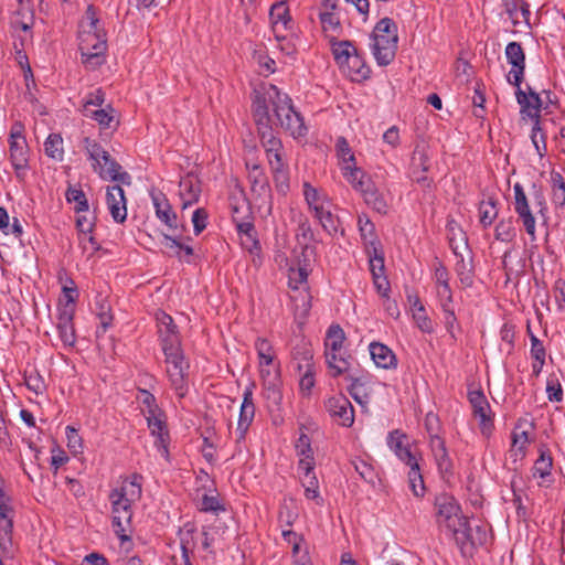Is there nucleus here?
I'll return each instance as SVG.
<instances>
[{
	"label": "nucleus",
	"instance_id": "ea45409f",
	"mask_svg": "<svg viewBox=\"0 0 565 565\" xmlns=\"http://www.w3.org/2000/svg\"><path fill=\"white\" fill-rule=\"evenodd\" d=\"M63 297L60 299L57 311L62 312L66 309L75 315V302L78 298V289L72 278H66L65 284L62 287Z\"/></svg>",
	"mask_w": 565,
	"mask_h": 565
},
{
	"label": "nucleus",
	"instance_id": "37998d69",
	"mask_svg": "<svg viewBox=\"0 0 565 565\" xmlns=\"http://www.w3.org/2000/svg\"><path fill=\"white\" fill-rule=\"evenodd\" d=\"M178 535L180 539L181 561L182 563H188L191 561L190 555L195 546L193 525L185 524L179 530Z\"/></svg>",
	"mask_w": 565,
	"mask_h": 565
},
{
	"label": "nucleus",
	"instance_id": "a19ab883",
	"mask_svg": "<svg viewBox=\"0 0 565 565\" xmlns=\"http://www.w3.org/2000/svg\"><path fill=\"white\" fill-rule=\"evenodd\" d=\"M269 18L275 32L287 30L290 26L291 19L285 2H278L274 4L269 11Z\"/></svg>",
	"mask_w": 565,
	"mask_h": 565
},
{
	"label": "nucleus",
	"instance_id": "58836bf2",
	"mask_svg": "<svg viewBox=\"0 0 565 565\" xmlns=\"http://www.w3.org/2000/svg\"><path fill=\"white\" fill-rule=\"evenodd\" d=\"M10 160L17 172L28 167V145L26 140L9 141Z\"/></svg>",
	"mask_w": 565,
	"mask_h": 565
},
{
	"label": "nucleus",
	"instance_id": "4468645a",
	"mask_svg": "<svg viewBox=\"0 0 565 565\" xmlns=\"http://www.w3.org/2000/svg\"><path fill=\"white\" fill-rule=\"evenodd\" d=\"M514 193V211L521 220L526 233L531 237V241L534 242L536 239V230H535V217L531 212L527 196L524 192L523 186L520 183H515L513 185Z\"/></svg>",
	"mask_w": 565,
	"mask_h": 565
},
{
	"label": "nucleus",
	"instance_id": "4be33fe9",
	"mask_svg": "<svg viewBox=\"0 0 565 565\" xmlns=\"http://www.w3.org/2000/svg\"><path fill=\"white\" fill-rule=\"evenodd\" d=\"M516 102L521 107V115L529 117L534 122L540 120V111L542 107V99L540 95L527 86V93L516 87L515 92Z\"/></svg>",
	"mask_w": 565,
	"mask_h": 565
},
{
	"label": "nucleus",
	"instance_id": "473e14b6",
	"mask_svg": "<svg viewBox=\"0 0 565 565\" xmlns=\"http://www.w3.org/2000/svg\"><path fill=\"white\" fill-rule=\"evenodd\" d=\"M343 178L359 193L372 181L370 175L356 162L351 166H344L340 169Z\"/></svg>",
	"mask_w": 565,
	"mask_h": 565
},
{
	"label": "nucleus",
	"instance_id": "6e6552de",
	"mask_svg": "<svg viewBox=\"0 0 565 565\" xmlns=\"http://www.w3.org/2000/svg\"><path fill=\"white\" fill-rule=\"evenodd\" d=\"M12 499L0 487V550L4 555L13 556V515Z\"/></svg>",
	"mask_w": 565,
	"mask_h": 565
},
{
	"label": "nucleus",
	"instance_id": "0eeeda50",
	"mask_svg": "<svg viewBox=\"0 0 565 565\" xmlns=\"http://www.w3.org/2000/svg\"><path fill=\"white\" fill-rule=\"evenodd\" d=\"M109 500L111 502V526L114 533L121 542L130 541L131 532L132 503L127 499L114 497L110 492Z\"/></svg>",
	"mask_w": 565,
	"mask_h": 565
},
{
	"label": "nucleus",
	"instance_id": "a18cd8bd",
	"mask_svg": "<svg viewBox=\"0 0 565 565\" xmlns=\"http://www.w3.org/2000/svg\"><path fill=\"white\" fill-rule=\"evenodd\" d=\"M457 540L461 541L462 543L469 542L473 546L484 545L488 540V532L483 525H477L473 529L469 526V523L467 522V530L460 532L457 536Z\"/></svg>",
	"mask_w": 565,
	"mask_h": 565
},
{
	"label": "nucleus",
	"instance_id": "864d4df0",
	"mask_svg": "<svg viewBox=\"0 0 565 565\" xmlns=\"http://www.w3.org/2000/svg\"><path fill=\"white\" fill-rule=\"evenodd\" d=\"M516 235L513 220L503 218L497 225L494 230L495 239L504 243L512 242Z\"/></svg>",
	"mask_w": 565,
	"mask_h": 565
},
{
	"label": "nucleus",
	"instance_id": "774afa93",
	"mask_svg": "<svg viewBox=\"0 0 565 565\" xmlns=\"http://www.w3.org/2000/svg\"><path fill=\"white\" fill-rule=\"evenodd\" d=\"M553 292L557 305V311L565 316V277L556 279Z\"/></svg>",
	"mask_w": 565,
	"mask_h": 565
},
{
	"label": "nucleus",
	"instance_id": "8fccbe9b",
	"mask_svg": "<svg viewBox=\"0 0 565 565\" xmlns=\"http://www.w3.org/2000/svg\"><path fill=\"white\" fill-rule=\"evenodd\" d=\"M356 52V49L350 41H340L332 44V53L335 62L341 68H344V63Z\"/></svg>",
	"mask_w": 565,
	"mask_h": 565
},
{
	"label": "nucleus",
	"instance_id": "2f4dec72",
	"mask_svg": "<svg viewBox=\"0 0 565 565\" xmlns=\"http://www.w3.org/2000/svg\"><path fill=\"white\" fill-rule=\"evenodd\" d=\"M82 114L85 117L95 120L102 129L116 128L119 122L116 118V110L110 105L92 111L87 109H82Z\"/></svg>",
	"mask_w": 565,
	"mask_h": 565
},
{
	"label": "nucleus",
	"instance_id": "c03bdc74",
	"mask_svg": "<svg viewBox=\"0 0 565 565\" xmlns=\"http://www.w3.org/2000/svg\"><path fill=\"white\" fill-rule=\"evenodd\" d=\"M263 397L267 401V407L269 409L279 408L282 401V393L280 390V379L275 381H267L263 383Z\"/></svg>",
	"mask_w": 565,
	"mask_h": 565
},
{
	"label": "nucleus",
	"instance_id": "09e8293b",
	"mask_svg": "<svg viewBox=\"0 0 565 565\" xmlns=\"http://www.w3.org/2000/svg\"><path fill=\"white\" fill-rule=\"evenodd\" d=\"M337 157L340 169L344 166H351L356 162L355 156L344 137H339L335 142Z\"/></svg>",
	"mask_w": 565,
	"mask_h": 565
},
{
	"label": "nucleus",
	"instance_id": "c756f323",
	"mask_svg": "<svg viewBox=\"0 0 565 565\" xmlns=\"http://www.w3.org/2000/svg\"><path fill=\"white\" fill-rule=\"evenodd\" d=\"M74 315L72 311L66 309L62 312H58L57 316V332L61 341L63 342L65 348H73L76 342V334L73 324Z\"/></svg>",
	"mask_w": 565,
	"mask_h": 565
},
{
	"label": "nucleus",
	"instance_id": "79ce46f5",
	"mask_svg": "<svg viewBox=\"0 0 565 565\" xmlns=\"http://www.w3.org/2000/svg\"><path fill=\"white\" fill-rule=\"evenodd\" d=\"M137 399L140 402L141 411L146 414V420L164 415L160 409L153 394L143 388H138Z\"/></svg>",
	"mask_w": 565,
	"mask_h": 565
},
{
	"label": "nucleus",
	"instance_id": "052dcab7",
	"mask_svg": "<svg viewBox=\"0 0 565 565\" xmlns=\"http://www.w3.org/2000/svg\"><path fill=\"white\" fill-rule=\"evenodd\" d=\"M258 135L265 153L270 150L284 149L281 140L274 135L271 127L258 129Z\"/></svg>",
	"mask_w": 565,
	"mask_h": 565
},
{
	"label": "nucleus",
	"instance_id": "680f3d73",
	"mask_svg": "<svg viewBox=\"0 0 565 565\" xmlns=\"http://www.w3.org/2000/svg\"><path fill=\"white\" fill-rule=\"evenodd\" d=\"M546 395L550 402L563 401V388L556 373H551L546 380Z\"/></svg>",
	"mask_w": 565,
	"mask_h": 565
},
{
	"label": "nucleus",
	"instance_id": "de8ad7c7",
	"mask_svg": "<svg viewBox=\"0 0 565 565\" xmlns=\"http://www.w3.org/2000/svg\"><path fill=\"white\" fill-rule=\"evenodd\" d=\"M45 154L55 160L62 161L64 158L63 138L58 134H50L44 141Z\"/></svg>",
	"mask_w": 565,
	"mask_h": 565
},
{
	"label": "nucleus",
	"instance_id": "7ed1b4c3",
	"mask_svg": "<svg viewBox=\"0 0 565 565\" xmlns=\"http://www.w3.org/2000/svg\"><path fill=\"white\" fill-rule=\"evenodd\" d=\"M345 333L339 324H331L324 339V356L332 377L347 374L351 369V355L343 350Z\"/></svg>",
	"mask_w": 565,
	"mask_h": 565
},
{
	"label": "nucleus",
	"instance_id": "dca6fc26",
	"mask_svg": "<svg viewBox=\"0 0 565 565\" xmlns=\"http://www.w3.org/2000/svg\"><path fill=\"white\" fill-rule=\"evenodd\" d=\"M539 457L534 461L531 469L532 477L539 479V487H551L554 482L553 478V465L554 460L551 450L545 446L541 445L537 449Z\"/></svg>",
	"mask_w": 565,
	"mask_h": 565
},
{
	"label": "nucleus",
	"instance_id": "e2e57ef3",
	"mask_svg": "<svg viewBox=\"0 0 565 565\" xmlns=\"http://www.w3.org/2000/svg\"><path fill=\"white\" fill-rule=\"evenodd\" d=\"M352 465L359 476L366 482L374 484L377 478V473L372 465L361 458H356L352 461Z\"/></svg>",
	"mask_w": 565,
	"mask_h": 565
},
{
	"label": "nucleus",
	"instance_id": "f8f14e48",
	"mask_svg": "<svg viewBox=\"0 0 565 565\" xmlns=\"http://www.w3.org/2000/svg\"><path fill=\"white\" fill-rule=\"evenodd\" d=\"M156 321L162 352L181 348V338L172 317L163 311H158L156 313Z\"/></svg>",
	"mask_w": 565,
	"mask_h": 565
},
{
	"label": "nucleus",
	"instance_id": "f704fd0d",
	"mask_svg": "<svg viewBox=\"0 0 565 565\" xmlns=\"http://www.w3.org/2000/svg\"><path fill=\"white\" fill-rule=\"evenodd\" d=\"M358 227L366 250L382 246L375 232V225L366 214L359 215Z\"/></svg>",
	"mask_w": 565,
	"mask_h": 565
},
{
	"label": "nucleus",
	"instance_id": "2eb2a0df",
	"mask_svg": "<svg viewBox=\"0 0 565 565\" xmlns=\"http://www.w3.org/2000/svg\"><path fill=\"white\" fill-rule=\"evenodd\" d=\"M255 383L247 385L243 392V402L239 408V416L236 428V441L241 443L245 440L246 434L249 426L252 425L255 417V404L253 398V391Z\"/></svg>",
	"mask_w": 565,
	"mask_h": 565
},
{
	"label": "nucleus",
	"instance_id": "5fc2aeb1",
	"mask_svg": "<svg viewBox=\"0 0 565 565\" xmlns=\"http://www.w3.org/2000/svg\"><path fill=\"white\" fill-rule=\"evenodd\" d=\"M83 147L86 151L88 159L92 161V167L97 170V166H100V157L104 156L105 149L103 146L89 137L83 139Z\"/></svg>",
	"mask_w": 565,
	"mask_h": 565
},
{
	"label": "nucleus",
	"instance_id": "bb28decb",
	"mask_svg": "<svg viewBox=\"0 0 565 565\" xmlns=\"http://www.w3.org/2000/svg\"><path fill=\"white\" fill-rule=\"evenodd\" d=\"M361 195L367 206L380 214H386L390 207L391 196L381 191L373 181H371L361 192Z\"/></svg>",
	"mask_w": 565,
	"mask_h": 565
},
{
	"label": "nucleus",
	"instance_id": "49530a36",
	"mask_svg": "<svg viewBox=\"0 0 565 565\" xmlns=\"http://www.w3.org/2000/svg\"><path fill=\"white\" fill-rule=\"evenodd\" d=\"M455 255L458 256L456 248L452 247ZM459 259L455 265V271L458 276L460 284L465 287H471L473 284V268L471 262H466L462 255H459Z\"/></svg>",
	"mask_w": 565,
	"mask_h": 565
},
{
	"label": "nucleus",
	"instance_id": "1a4fd4ad",
	"mask_svg": "<svg viewBox=\"0 0 565 565\" xmlns=\"http://www.w3.org/2000/svg\"><path fill=\"white\" fill-rule=\"evenodd\" d=\"M281 93L277 86L270 85L263 94H256L253 100V116L258 129L271 127L270 109L276 117L277 98L274 92Z\"/></svg>",
	"mask_w": 565,
	"mask_h": 565
},
{
	"label": "nucleus",
	"instance_id": "13d9d810",
	"mask_svg": "<svg viewBox=\"0 0 565 565\" xmlns=\"http://www.w3.org/2000/svg\"><path fill=\"white\" fill-rule=\"evenodd\" d=\"M369 259H370V270L372 273V277L375 278V275H384V254L382 246L374 247L370 250H366Z\"/></svg>",
	"mask_w": 565,
	"mask_h": 565
},
{
	"label": "nucleus",
	"instance_id": "ddd939ff",
	"mask_svg": "<svg viewBox=\"0 0 565 565\" xmlns=\"http://www.w3.org/2000/svg\"><path fill=\"white\" fill-rule=\"evenodd\" d=\"M504 53L507 62L512 66L507 79L511 85L519 87L521 86L525 71V53L523 47L521 43L513 41L508 43Z\"/></svg>",
	"mask_w": 565,
	"mask_h": 565
},
{
	"label": "nucleus",
	"instance_id": "72a5a7b5",
	"mask_svg": "<svg viewBox=\"0 0 565 565\" xmlns=\"http://www.w3.org/2000/svg\"><path fill=\"white\" fill-rule=\"evenodd\" d=\"M201 188L199 182L192 177H185L181 179L179 183V195L182 201V207L196 203L199 201Z\"/></svg>",
	"mask_w": 565,
	"mask_h": 565
},
{
	"label": "nucleus",
	"instance_id": "cd10ccee",
	"mask_svg": "<svg viewBox=\"0 0 565 565\" xmlns=\"http://www.w3.org/2000/svg\"><path fill=\"white\" fill-rule=\"evenodd\" d=\"M371 359L377 367L393 370L397 367L396 354L387 345L381 342H372L369 345Z\"/></svg>",
	"mask_w": 565,
	"mask_h": 565
},
{
	"label": "nucleus",
	"instance_id": "a211bd4d",
	"mask_svg": "<svg viewBox=\"0 0 565 565\" xmlns=\"http://www.w3.org/2000/svg\"><path fill=\"white\" fill-rule=\"evenodd\" d=\"M150 435L154 438L153 447L169 462L170 461V434L166 422V415L147 420Z\"/></svg>",
	"mask_w": 565,
	"mask_h": 565
},
{
	"label": "nucleus",
	"instance_id": "e433bc0d",
	"mask_svg": "<svg viewBox=\"0 0 565 565\" xmlns=\"http://www.w3.org/2000/svg\"><path fill=\"white\" fill-rule=\"evenodd\" d=\"M408 170H430L429 147L426 142H417L411 156Z\"/></svg>",
	"mask_w": 565,
	"mask_h": 565
},
{
	"label": "nucleus",
	"instance_id": "603ef678",
	"mask_svg": "<svg viewBox=\"0 0 565 565\" xmlns=\"http://www.w3.org/2000/svg\"><path fill=\"white\" fill-rule=\"evenodd\" d=\"M498 216V210L495 206V201L493 199H489L488 201H481L479 204V221L481 225L486 228L489 227L493 221Z\"/></svg>",
	"mask_w": 565,
	"mask_h": 565
},
{
	"label": "nucleus",
	"instance_id": "4d7b16f0",
	"mask_svg": "<svg viewBox=\"0 0 565 565\" xmlns=\"http://www.w3.org/2000/svg\"><path fill=\"white\" fill-rule=\"evenodd\" d=\"M408 467V480L411 490L415 497H423L425 492V484L420 473L419 465L418 462H415V466L411 465Z\"/></svg>",
	"mask_w": 565,
	"mask_h": 565
},
{
	"label": "nucleus",
	"instance_id": "bf43d9fd",
	"mask_svg": "<svg viewBox=\"0 0 565 565\" xmlns=\"http://www.w3.org/2000/svg\"><path fill=\"white\" fill-rule=\"evenodd\" d=\"M66 200L70 203H75L74 210L76 213L87 212L89 209L88 201L82 189L70 186L66 191Z\"/></svg>",
	"mask_w": 565,
	"mask_h": 565
},
{
	"label": "nucleus",
	"instance_id": "c9c22d12",
	"mask_svg": "<svg viewBox=\"0 0 565 565\" xmlns=\"http://www.w3.org/2000/svg\"><path fill=\"white\" fill-rule=\"evenodd\" d=\"M234 221L236 224V231L241 238L242 245L246 249H248L250 253H253L254 250H259L260 245H259V241L257 238V233H256L254 224L249 221H242V222H237L236 220H234Z\"/></svg>",
	"mask_w": 565,
	"mask_h": 565
},
{
	"label": "nucleus",
	"instance_id": "7c9ffc66",
	"mask_svg": "<svg viewBox=\"0 0 565 565\" xmlns=\"http://www.w3.org/2000/svg\"><path fill=\"white\" fill-rule=\"evenodd\" d=\"M248 180L250 182L252 192L259 198H270V186L268 178L259 164H253L250 168L247 164Z\"/></svg>",
	"mask_w": 565,
	"mask_h": 565
},
{
	"label": "nucleus",
	"instance_id": "393cba45",
	"mask_svg": "<svg viewBox=\"0 0 565 565\" xmlns=\"http://www.w3.org/2000/svg\"><path fill=\"white\" fill-rule=\"evenodd\" d=\"M345 375L350 380L348 392L359 405L366 407L373 395V382L367 376H353L349 372Z\"/></svg>",
	"mask_w": 565,
	"mask_h": 565
},
{
	"label": "nucleus",
	"instance_id": "c85d7f7f",
	"mask_svg": "<svg viewBox=\"0 0 565 565\" xmlns=\"http://www.w3.org/2000/svg\"><path fill=\"white\" fill-rule=\"evenodd\" d=\"M111 493H114V497L127 499L131 502L138 501L142 493V476L132 473L122 480L119 488L111 490Z\"/></svg>",
	"mask_w": 565,
	"mask_h": 565
},
{
	"label": "nucleus",
	"instance_id": "b1692460",
	"mask_svg": "<svg viewBox=\"0 0 565 565\" xmlns=\"http://www.w3.org/2000/svg\"><path fill=\"white\" fill-rule=\"evenodd\" d=\"M152 204L154 207L156 216L168 226L169 230L175 232L178 230V216L172 210L167 196L160 191H152L150 193Z\"/></svg>",
	"mask_w": 565,
	"mask_h": 565
},
{
	"label": "nucleus",
	"instance_id": "9b49d317",
	"mask_svg": "<svg viewBox=\"0 0 565 565\" xmlns=\"http://www.w3.org/2000/svg\"><path fill=\"white\" fill-rule=\"evenodd\" d=\"M324 408L333 423L349 428L354 424V408L343 394L333 395L324 401Z\"/></svg>",
	"mask_w": 565,
	"mask_h": 565
},
{
	"label": "nucleus",
	"instance_id": "0e129e2a",
	"mask_svg": "<svg viewBox=\"0 0 565 565\" xmlns=\"http://www.w3.org/2000/svg\"><path fill=\"white\" fill-rule=\"evenodd\" d=\"M531 141L539 154L540 158H543L546 154V137L542 132L540 120H536L531 130Z\"/></svg>",
	"mask_w": 565,
	"mask_h": 565
},
{
	"label": "nucleus",
	"instance_id": "20e7f679",
	"mask_svg": "<svg viewBox=\"0 0 565 565\" xmlns=\"http://www.w3.org/2000/svg\"><path fill=\"white\" fill-rule=\"evenodd\" d=\"M436 522L439 527L445 529L454 536L467 530V519L461 513L457 500L449 494H440L435 500Z\"/></svg>",
	"mask_w": 565,
	"mask_h": 565
},
{
	"label": "nucleus",
	"instance_id": "4c0bfd02",
	"mask_svg": "<svg viewBox=\"0 0 565 565\" xmlns=\"http://www.w3.org/2000/svg\"><path fill=\"white\" fill-rule=\"evenodd\" d=\"M343 70L352 81L366 79L371 73L358 51L344 63Z\"/></svg>",
	"mask_w": 565,
	"mask_h": 565
},
{
	"label": "nucleus",
	"instance_id": "423d86ee",
	"mask_svg": "<svg viewBox=\"0 0 565 565\" xmlns=\"http://www.w3.org/2000/svg\"><path fill=\"white\" fill-rule=\"evenodd\" d=\"M273 92L274 96L278 99L276 106V119L278 124L294 138L305 137L308 132V128L300 113L295 109L291 98L286 93Z\"/></svg>",
	"mask_w": 565,
	"mask_h": 565
},
{
	"label": "nucleus",
	"instance_id": "3c124183",
	"mask_svg": "<svg viewBox=\"0 0 565 565\" xmlns=\"http://www.w3.org/2000/svg\"><path fill=\"white\" fill-rule=\"evenodd\" d=\"M255 350L259 360V365H273L275 352L271 343L264 338H257L255 341Z\"/></svg>",
	"mask_w": 565,
	"mask_h": 565
},
{
	"label": "nucleus",
	"instance_id": "412c9836",
	"mask_svg": "<svg viewBox=\"0 0 565 565\" xmlns=\"http://www.w3.org/2000/svg\"><path fill=\"white\" fill-rule=\"evenodd\" d=\"M106 203L113 220L116 223H124L127 218V201L121 185L107 186Z\"/></svg>",
	"mask_w": 565,
	"mask_h": 565
},
{
	"label": "nucleus",
	"instance_id": "9d476101",
	"mask_svg": "<svg viewBox=\"0 0 565 565\" xmlns=\"http://www.w3.org/2000/svg\"><path fill=\"white\" fill-rule=\"evenodd\" d=\"M468 399L472 407L473 417L479 420L481 434L489 438L493 430V414L490 404L480 390L470 391Z\"/></svg>",
	"mask_w": 565,
	"mask_h": 565
},
{
	"label": "nucleus",
	"instance_id": "aec40b11",
	"mask_svg": "<svg viewBox=\"0 0 565 565\" xmlns=\"http://www.w3.org/2000/svg\"><path fill=\"white\" fill-rule=\"evenodd\" d=\"M386 444L395 456L406 466H415V462H418L411 451L408 436L401 429L390 431L386 437Z\"/></svg>",
	"mask_w": 565,
	"mask_h": 565
},
{
	"label": "nucleus",
	"instance_id": "39448f33",
	"mask_svg": "<svg viewBox=\"0 0 565 565\" xmlns=\"http://www.w3.org/2000/svg\"><path fill=\"white\" fill-rule=\"evenodd\" d=\"M166 362V373L171 388L182 398L189 391L188 370L189 363L185 360L182 347L163 352Z\"/></svg>",
	"mask_w": 565,
	"mask_h": 565
},
{
	"label": "nucleus",
	"instance_id": "a878e982",
	"mask_svg": "<svg viewBox=\"0 0 565 565\" xmlns=\"http://www.w3.org/2000/svg\"><path fill=\"white\" fill-rule=\"evenodd\" d=\"M449 279V271L446 266L441 262L436 260L434 263V281L439 305L452 303L454 301Z\"/></svg>",
	"mask_w": 565,
	"mask_h": 565
},
{
	"label": "nucleus",
	"instance_id": "69168bd1",
	"mask_svg": "<svg viewBox=\"0 0 565 565\" xmlns=\"http://www.w3.org/2000/svg\"><path fill=\"white\" fill-rule=\"evenodd\" d=\"M76 227L79 233H82L84 236L88 235L87 239L93 245L94 249H97V243L92 235V232L95 227L94 217H88L86 215L78 216L76 218Z\"/></svg>",
	"mask_w": 565,
	"mask_h": 565
},
{
	"label": "nucleus",
	"instance_id": "f257e3e1",
	"mask_svg": "<svg viewBox=\"0 0 565 565\" xmlns=\"http://www.w3.org/2000/svg\"><path fill=\"white\" fill-rule=\"evenodd\" d=\"M78 49L82 63L94 71L105 63L107 51L106 32L100 25L97 9L89 4L78 25Z\"/></svg>",
	"mask_w": 565,
	"mask_h": 565
},
{
	"label": "nucleus",
	"instance_id": "f03ea898",
	"mask_svg": "<svg viewBox=\"0 0 565 565\" xmlns=\"http://www.w3.org/2000/svg\"><path fill=\"white\" fill-rule=\"evenodd\" d=\"M398 34L397 25L390 18L381 19L372 32L371 51L380 66H387L395 57Z\"/></svg>",
	"mask_w": 565,
	"mask_h": 565
},
{
	"label": "nucleus",
	"instance_id": "6e6d98bb",
	"mask_svg": "<svg viewBox=\"0 0 565 565\" xmlns=\"http://www.w3.org/2000/svg\"><path fill=\"white\" fill-rule=\"evenodd\" d=\"M302 188L305 201L308 204L309 209L321 203H329L328 195L318 190L317 188L312 186L309 182H305Z\"/></svg>",
	"mask_w": 565,
	"mask_h": 565
},
{
	"label": "nucleus",
	"instance_id": "5701e85b",
	"mask_svg": "<svg viewBox=\"0 0 565 565\" xmlns=\"http://www.w3.org/2000/svg\"><path fill=\"white\" fill-rule=\"evenodd\" d=\"M429 448L439 473L444 478L452 475L454 465L446 447L445 439L439 435H434L429 439Z\"/></svg>",
	"mask_w": 565,
	"mask_h": 565
},
{
	"label": "nucleus",
	"instance_id": "6ab92c4d",
	"mask_svg": "<svg viewBox=\"0 0 565 565\" xmlns=\"http://www.w3.org/2000/svg\"><path fill=\"white\" fill-rule=\"evenodd\" d=\"M103 180L119 182L121 184L130 185L131 175L122 170V167L109 154L107 150L100 157V166L94 170Z\"/></svg>",
	"mask_w": 565,
	"mask_h": 565
},
{
	"label": "nucleus",
	"instance_id": "f3484780",
	"mask_svg": "<svg viewBox=\"0 0 565 565\" xmlns=\"http://www.w3.org/2000/svg\"><path fill=\"white\" fill-rule=\"evenodd\" d=\"M315 461L308 458H300L298 462V470L302 475L300 477L301 484L305 488V497L308 500H315L318 505L323 504V499L319 491V481L313 472Z\"/></svg>",
	"mask_w": 565,
	"mask_h": 565
},
{
	"label": "nucleus",
	"instance_id": "338daca9",
	"mask_svg": "<svg viewBox=\"0 0 565 565\" xmlns=\"http://www.w3.org/2000/svg\"><path fill=\"white\" fill-rule=\"evenodd\" d=\"M275 186L279 193L286 194L289 189V177L286 166L271 169Z\"/></svg>",
	"mask_w": 565,
	"mask_h": 565
}]
</instances>
